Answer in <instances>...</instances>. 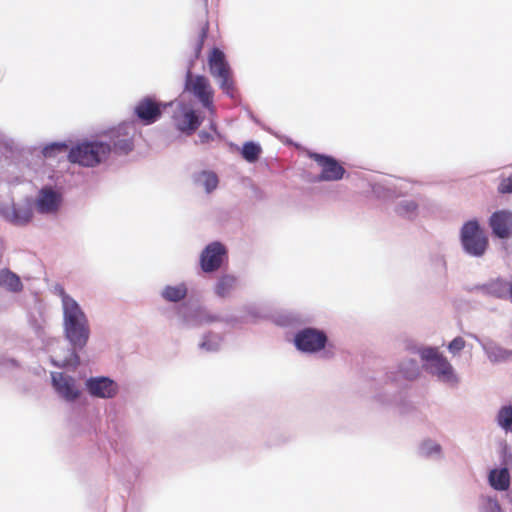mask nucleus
I'll return each instance as SVG.
<instances>
[{
  "instance_id": "nucleus-1",
  "label": "nucleus",
  "mask_w": 512,
  "mask_h": 512,
  "mask_svg": "<svg viewBox=\"0 0 512 512\" xmlns=\"http://www.w3.org/2000/svg\"><path fill=\"white\" fill-rule=\"evenodd\" d=\"M62 306L63 337L69 344L67 354L60 358H52L53 366L75 371L82 363L81 353L86 348L91 335L87 314L81 305L63 288L59 289Z\"/></svg>"
},
{
  "instance_id": "nucleus-2",
  "label": "nucleus",
  "mask_w": 512,
  "mask_h": 512,
  "mask_svg": "<svg viewBox=\"0 0 512 512\" xmlns=\"http://www.w3.org/2000/svg\"><path fill=\"white\" fill-rule=\"evenodd\" d=\"M421 369L418 362L412 358H404L395 366L389 367L384 376L383 392L376 394V399L382 404H391L396 401L399 391L419 378Z\"/></svg>"
},
{
  "instance_id": "nucleus-3",
  "label": "nucleus",
  "mask_w": 512,
  "mask_h": 512,
  "mask_svg": "<svg viewBox=\"0 0 512 512\" xmlns=\"http://www.w3.org/2000/svg\"><path fill=\"white\" fill-rule=\"evenodd\" d=\"M407 350L420 356L424 362L425 371L434 377L437 382L452 389L459 386L460 376L437 347L408 344Z\"/></svg>"
},
{
  "instance_id": "nucleus-4",
  "label": "nucleus",
  "mask_w": 512,
  "mask_h": 512,
  "mask_svg": "<svg viewBox=\"0 0 512 512\" xmlns=\"http://www.w3.org/2000/svg\"><path fill=\"white\" fill-rule=\"evenodd\" d=\"M111 154V145L106 141H83L71 147L67 158L69 162L83 167H96L106 161Z\"/></svg>"
},
{
  "instance_id": "nucleus-5",
  "label": "nucleus",
  "mask_w": 512,
  "mask_h": 512,
  "mask_svg": "<svg viewBox=\"0 0 512 512\" xmlns=\"http://www.w3.org/2000/svg\"><path fill=\"white\" fill-rule=\"evenodd\" d=\"M459 240L462 251L473 258L483 257L489 246L488 237L477 219L463 223L459 231Z\"/></svg>"
},
{
  "instance_id": "nucleus-6",
  "label": "nucleus",
  "mask_w": 512,
  "mask_h": 512,
  "mask_svg": "<svg viewBox=\"0 0 512 512\" xmlns=\"http://www.w3.org/2000/svg\"><path fill=\"white\" fill-rule=\"evenodd\" d=\"M193 65L194 59H191L185 74L184 91L193 95L203 108L213 112V88L207 77L193 74Z\"/></svg>"
},
{
  "instance_id": "nucleus-7",
  "label": "nucleus",
  "mask_w": 512,
  "mask_h": 512,
  "mask_svg": "<svg viewBox=\"0 0 512 512\" xmlns=\"http://www.w3.org/2000/svg\"><path fill=\"white\" fill-rule=\"evenodd\" d=\"M136 126L133 122H123L107 133L108 144L111 145V153L115 155H127L134 149V137Z\"/></svg>"
},
{
  "instance_id": "nucleus-8",
  "label": "nucleus",
  "mask_w": 512,
  "mask_h": 512,
  "mask_svg": "<svg viewBox=\"0 0 512 512\" xmlns=\"http://www.w3.org/2000/svg\"><path fill=\"white\" fill-rule=\"evenodd\" d=\"M328 336L324 330L315 327H305L294 335L296 349L306 354H316L325 349Z\"/></svg>"
},
{
  "instance_id": "nucleus-9",
  "label": "nucleus",
  "mask_w": 512,
  "mask_h": 512,
  "mask_svg": "<svg viewBox=\"0 0 512 512\" xmlns=\"http://www.w3.org/2000/svg\"><path fill=\"white\" fill-rule=\"evenodd\" d=\"M228 259V250L220 241L207 244L200 253L199 266L203 273L217 272Z\"/></svg>"
},
{
  "instance_id": "nucleus-10",
  "label": "nucleus",
  "mask_w": 512,
  "mask_h": 512,
  "mask_svg": "<svg viewBox=\"0 0 512 512\" xmlns=\"http://www.w3.org/2000/svg\"><path fill=\"white\" fill-rule=\"evenodd\" d=\"M50 377L55 393L66 403H74L82 396V390L75 377L57 371L51 372Z\"/></svg>"
},
{
  "instance_id": "nucleus-11",
  "label": "nucleus",
  "mask_w": 512,
  "mask_h": 512,
  "mask_svg": "<svg viewBox=\"0 0 512 512\" xmlns=\"http://www.w3.org/2000/svg\"><path fill=\"white\" fill-rule=\"evenodd\" d=\"M170 105L171 103L158 101L152 96H145L135 105L134 115L142 125H152L161 118L163 111Z\"/></svg>"
},
{
  "instance_id": "nucleus-12",
  "label": "nucleus",
  "mask_w": 512,
  "mask_h": 512,
  "mask_svg": "<svg viewBox=\"0 0 512 512\" xmlns=\"http://www.w3.org/2000/svg\"><path fill=\"white\" fill-rule=\"evenodd\" d=\"M310 158L321 167V173L316 178L317 181H339L346 172L333 156L314 152L310 154Z\"/></svg>"
},
{
  "instance_id": "nucleus-13",
  "label": "nucleus",
  "mask_w": 512,
  "mask_h": 512,
  "mask_svg": "<svg viewBox=\"0 0 512 512\" xmlns=\"http://www.w3.org/2000/svg\"><path fill=\"white\" fill-rule=\"evenodd\" d=\"M85 388L90 396L112 399L119 392L118 384L108 376H91L85 380Z\"/></svg>"
},
{
  "instance_id": "nucleus-14",
  "label": "nucleus",
  "mask_w": 512,
  "mask_h": 512,
  "mask_svg": "<svg viewBox=\"0 0 512 512\" xmlns=\"http://www.w3.org/2000/svg\"><path fill=\"white\" fill-rule=\"evenodd\" d=\"M175 128L181 133L192 135L202 124L200 113L188 105L181 104L178 112L173 115Z\"/></svg>"
},
{
  "instance_id": "nucleus-15",
  "label": "nucleus",
  "mask_w": 512,
  "mask_h": 512,
  "mask_svg": "<svg viewBox=\"0 0 512 512\" xmlns=\"http://www.w3.org/2000/svg\"><path fill=\"white\" fill-rule=\"evenodd\" d=\"M476 342L482 348L487 359L492 364H500L512 361V350L506 349L489 337L475 336Z\"/></svg>"
},
{
  "instance_id": "nucleus-16",
  "label": "nucleus",
  "mask_w": 512,
  "mask_h": 512,
  "mask_svg": "<svg viewBox=\"0 0 512 512\" xmlns=\"http://www.w3.org/2000/svg\"><path fill=\"white\" fill-rule=\"evenodd\" d=\"M62 202L61 194L51 186H43L36 198V210L39 214L56 213Z\"/></svg>"
},
{
  "instance_id": "nucleus-17",
  "label": "nucleus",
  "mask_w": 512,
  "mask_h": 512,
  "mask_svg": "<svg viewBox=\"0 0 512 512\" xmlns=\"http://www.w3.org/2000/svg\"><path fill=\"white\" fill-rule=\"evenodd\" d=\"M1 216L15 226L27 225L33 217L32 208L29 204L2 205L0 207Z\"/></svg>"
},
{
  "instance_id": "nucleus-18",
  "label": "nucleus",
  "mask_w": 512,
  "mask_h": 512,
  "mask_svg": "<svg viewBox=\"0 0 512 512\" xmlns=\"http://www.w3.org/2000/svg\"><path fill=\"white\" fill-rule=\"evenodd\" d=\"M489 226L492 234L499 239L512 237V211L497 210L489 217Z\"/></svg>"
},
{
  "instance_id": "nucleus-19",
  "label": "nucleus",
  "mask_w": 512,
  "mask_h": 512,
  "mask_svg": "<svg viewBox=\"0 0 512 512\" xmlns=\"http://www.w3.org/2000/svg\"><path fill=\"white\" fill-rule=\"evenodd\" d=\"M204 308L201 305L182 303L176 306L175 313L182 325L195 328L203 326Z\"/></svg>"
},
{
  "instance_id": "nucleus-20",
  "label": "nucleus",
  "mask_w": 512,
  "mask_h": 512,
  "mask_svg": "<svg viewBox=\"0 0 512 512\" xmlns=\"http://www.w3.org/2000/svg\"><path fill=\"white\" fill-rule=\"evenodd\" d=\"M426 269L428 275L437 282H446L448 277V264L446 256L440 251L430 252L427 257Z\"/></svg>"
},
{
  "instance_id": "nucleus-21",
  "label": "nucleus",
  "mask_w": 512,
  "mask_h": 512,
  "mask_svg": "<svg viewBox=\"0 0 512 512\" xmlns=\"http://www.w3.org/2000/svg\"><path fill=\"white\" fill-rule=\"evenodd\" d=\"M417 453L421 458L441 461L444 459V449L442 445L433 438L426 437L418 445Z\"/></svg>"
},
{
  "instance_id": "nucleus-22",
  "label": "nucleus",
  "mask_w": 512,
  "mask_h": 512,
  "mask_svg": "<svg viewBox=\"0 0 512 512\" xmlns=\"http://www.w3.org/2000/svg\"><path fill=\"white\" fill-rule=\"evenodd\" d=\"M192 181L197 188H202L207 194L215 191L219 185L218 175L212 170L194 172Z\"/></svg>"
},
{
  "instance_id": "nucleus-23",
  "label": "nucleus",
  "mask_w": 512,
  "mask_h": 512,
  "mask_svg": "<svg viewBox=\"0 0 512 512\" xmlns=\"http://www.w3.org/2000/svg\"><path fill=\"white\" fill-rule=\"evenodd\" d=\"M419 204V197L401 198L396 202L394 211L401 218L414 220L418 216Z\"/></svg>"
},
{
  "instance_id": "nucleus-24",
  "label": "nucleus",
  "mask_w": 512,
  "mask_h": 512,
  "mask_svg": "<svg viewBox=\"0 0 512 512\" xmlns=\"http://www.w3.org/2000/svg\"><path fill=\"white\" fill-rule=\"evenodd\" d=\"M188 295V286L185 282L175 285H165L161 291V298L168 303H180Z\"/></svg>"
},
{
  "instance_id": "nucleus-25",
  "label": "nucleus",
  "mask_w": 512,
  "mask_h": 512,
  "mask_svg": "<svg viewBox=\"0 0 512 512\" xmlns=\"http://www.w3.org/2000/svg\"><path fill=\"white\" fill-rule=\"evenodd\" d=\"M208 65L213 77L223 76L224 73L230 71L224 52L216 47L211 50Z\"/></svg>"
},
{
  "instance_id": "nucleus-26",
  "label": "nucleus",
  "mask_w": 512,
  "mask_h": 512,
  "mask_svg": "<svg viewBox=\"0 0 512 512\" xmlns=\"http://www.w3.org/2000/svg\"><path fill=\"white\" fill-rule=\"evenodd\" d=\"M489 485L497 491H506L510 487V473L508 468H494L488 474Z\"/></svg>"
},
{
  "instance_id": "nucleus-27",
  "label": "nucleus",
  "mask_w": 512,
  "mask_h": 512,
  "mask_svg": "<svg viewBox=\"0 0 512 512\" xmlns=\"http://www.w3.org/2000/svg\"><path fill=\"white\" fill-rule=\"evenodd\" d=\"M224 323L227 326L235 327L239 323L246 322V320L239 318L233 314H222L209 310L208 308H204V317H203V325H209L212 323Z\"/></svg>"
},
{
  "instance_id": "nucleus-28",
  "label": "nucleus",
  "mask_w": 512,
  "mask_h": 512,
  "mask_svg": "<svg viewBox=\"0 0 512 512\" xmlns=\"http://www.w3.org/2000/svg\"><path fill=\"white\" fill-rule=\"evenodd\" d=\"M238 283L236 276L232 274H222L214 284V293L219 298H227L234 291Z\"/></svg>"
},
{
  "instance_id": "nucleus-29",
  "label": "nucleus",
  "mask_w": 512,
  "mask_h": 512,
  "mask_svg": "<svg viewBox=\"0 0 512 512\" xmlns=\"http://www.w3.org/2000/svg\"><path fill=\"white\" fill-rule=\"evenodd\" d=\"M382 187L386 191V197H404L411 189V184L408 181L401 179L387 180L383 185L378 184L377 188Z\"/></svg>"
},
{
  "instance_id": "nucleus-30",
  "label": "nucleus",
  "mask_w": 512,
  "mask_h": 512,
  "mask_svg": "<svg viewBox=\"0 0 512 512\" xmlns=\"http://www.w3.org/2000/svg\"><path fill=\"white\" fill-rule=\"evenodd\" d=\"M0 287L12 293H19L23 290L20 277L8 268L0 270Z\"/></svg>"
},
{
  "instance_id": "nucleus-31",
  "label": "nucleus",
  "mask_w": 512,
  "mask_h": 512,
  "mask_svg": "<svg viewBox=\"0 0 512 512\" xmlns=\"http://www.w3.org/2000/svg\"><path fill=\"white\" fill-rule=\"evenodd\" d=\"M224 336L221 333L208 331L203 334L199 348L206 352H218L223 344Z\"/></svg>"
},
{
  "instance_id": "nucleus-32",
  "label": "nucleus",
  "mask_w": 512,
  "mask_h": 512,
  "mask_svg": "<svg viewBox=\"0 0 512 512\" xmlns=\"http://www.w3.org/2000/svg\"><path fill=\"white\" fill-rule=\"evenodd\" d=\"M262 148L260 144L254 141H247L241 149L242 158L248 163H255L260 158Z\"/></svg>"
},
{
  "instance_id": "nucleus-33",
  "label": "nucleus",
  "mask_w": 512,
  "mask_h": 512,
  "mask_svg": "<svg viewBox=\"0 0 512 512\" xmlns=\"http://www.w3.org/2000/svg\"><path fill=\"white\" fill-rule=\"evenodd\" d=\"M496 422L505 432L512 433V405H504L498 410Z\"/></svg>"
},
{
  "instance_id": "nucleus-34",
  "label": "nucleus",
  "mask_w": 512,
  "mask_h": 512,
  "mask_svg": "<svg viewBox=\"0 0 512 512\" xmlns=\"http://www.w3.org/2000/svg\"><path fill=\"white\" fill-rule=\"evenodd\" d=\"M214 78L217 80L218 85L224 94L231 99L236 98V89L231 77V71L224 73L223 76H216Z\"/></svg>"
},
{
  "instance_id": "nucleus-35",
  "label": "nucleus",
  "mask_w": 512,
  "mask_h": 512,
  "mask_svg": "<svg viewBox=\"0 0 512 512\" xmlns=\"http://www.w3.org/2000/svg\"><path fill=\"white\" fill-rule=\"evenodd\" d=\"M68 150L65 141L51 142L43 146L42 155L44 158H55Z\"/></svg>"
},
{
  "instance_id": "nucleus-36",
  "label": "nucleus",
  "mask_w": 512,
  "mask_h": 512,
  "mask_svg": "<svg viewBox=\"0 0 512 512\" xmlns=\"http://www.w3.org/2000/svg\"><path fill=\"white\" fill-rule=\"evenodd\" d=\"M479 512H503L496 498L482 496L479 503Z\"/></svg>"
},
{
  "instance_id": "nucleus-37",
  "label": "nucleus",
  "mask_w": 512,
  "mask_h": 512,
  "mask_svg": "<svg viewBox=\"0 0 512 512\" xmlns=\"http://www.w3.org/2000/svg\"><path fill=\"white\" fill-rule=\"evenodd\" d=\"M208 35V23L206 22L199 32L198 38L194 44L193 50H194V59H198L201 55L204 42Z\"/></svg>"
},
{
  "instance_id": "nucleus-38",
  "label": "nucleus",
  "mask_w": 512,
  "mask_h": 512,
  "mask_svg": "<svg viewBox=\"0 0 512 512\" xmlns=\"http://www.w3.org/2000/svg\"><path fill=\"white\" fill-rule=\"evenodd\" d=\"M465 345L466 341L464 338L457 336L448 344L447 348L452 355H458L465 348Z\"/></svg>"
},
{
  "instance_id": "nucleus-39",
  "label": "nucleus",
  "mask_w": 512,
  "mask_h": 512,
  "mask_svg": "<svg viewBox=\"0 0 512 512\" xmlns=\"http://www.w3.org/2000/svg\"><path fill=\"white\" fill-rule=\"evenodd\" d=\"M44 319L37 318L35 316H31L29 318L30 327L33 329L37 337H42L44 335Z\"/></svg>"
},
{
  "instance_id": "nucleus-40",
  "label": "nucleus",
  "mask_w": 512,
  "mask_h": 512,
  "mask_svg": "<svg viewBox=\"0 0 512 512\" xmlns=\"http://www.w3.org/2000/svg\"><path fill=\"white\" fill-rule=\"evenodd\" d=\"M498 192L500 194H510L512 193V174L503 178L498 185Z\"/></svg>"
},
{
  "instance_id": "nucleus-41",
  "label": "nucleus",
  "mask_w": 512,
  "mask_h": 512,
  "mask_svg": "<svg viewBox=\"0 0 512 512\" xmlns=\"http://www.w3.org/2000/svg\"><path fill=\"white\" fill-rule=\"evenodd\" d=\"M216 139H218V138L213 133H211L209 131H206V130H201L198 133V141H197V143H199V144H209V143L215 141Z\"/></svg>"
},
{
  "instance_id": "nucleus-42",
  "label": "nucleus",
  "mask_w": 512,
  "mask_h": 512,
  "mask_svg": "<svg viewBox=\"0 0 512 512\" xmlns=\"http://www.w3.org/2000/svg\"><path fill=\"white\" fill-rule=\"evenodd\" d=\"M245 311L247 312L248 316L252 318L253 321L263 318L262 313L255 306H247L245 308Z\"/></svg>"
},
{
  "instance_id": "nucleus-43",
  "label": "nucleus",
  "mask_w": 512,
  "mask_h": 512,
  "mask_svg": "<svg viewBox=\"0 0 512 512\" xmlns=\"http://www.w3.org/2000/svg\"><path fill=\"white\" fill-rule=\"evenodd\" d=\"M209 128H210V131H209V132H211V133H213L214 135H216V136H217V138H218L219 140H221V139H222V135H221V133L218 131V129H217V125H216V123H215V122L211 121V122H210V125H209Z\"/></svg>"
},
{
  "instance_id": "nucleus-44",
  "label": "nucleus",
  "mask_w": 512,
  "mask_h": 512,
  "mask_svg": "<svg viewBox=\"0 0 512 512\" xmlns=\"http://www.w3.org/2000/svg\"><path fill=\"white\" fill-rule=\"evenodd\" d=\"M9 362L13 365V366H16L17 365V361L14 360V359H10Z\"/></svg>"
},
{
  "instance_id": "nucleus-45",
  "label": "nucleus",
  "mask_w": 512,
  "mask_h": 512,
  "mask_svg": "<svg viewBox=\"0 0 512 512\" xmlns=\"http://www.w3.org/2000/svg\"><path fill=\"white\" fill-rule=\"evenodd\" d=\"M0 142H4V136L0 134Z\"/></svg>"
}]
</instances>
